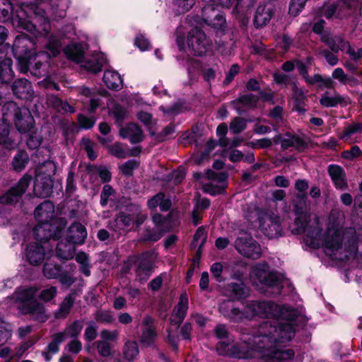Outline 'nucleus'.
<instances>
[{"label": "nucleus", "mask_w": 362, "mask_h": 362, "mask_svg": "<svg viewBox=\"0 0 362 362\" xmlns=\"http://www.w3.org/2000/svg\"><path fill=\"white\" fill-rule=\"evenodd\" d=\"M296 216L295 223L299 230L304 234V240L307 245L313 248L322 247L325 253L334 259H342L337 255L344 253L345 258L357 250V240L355 231L350 228L344 230L339 222L332 221L333 216L329 218L327 232L322 235L320 218L308 212V204L305 199L302 198L294 206Z\"/></svg>", "instance_id": "f257e3e1"}, {"label": "nucleus", "mask_w": 362, "mask_h": 362, "mask_svg": "<svg viewBox=\"0 0 362 362\" xmlns=\"http://www.w3.org/2000/svg\"><path fill=\"white\" fill-rule=\"evenodd\" d=\"M11 23L18 31H26L34 37L45 36L50 26L45 11L34 3H23L11 18Z\"/></svg>", "instance_id": "f03ea898"}, {"label": "nucleus", "mask_w": 362, "mask_h": 362, "mask_svg": "<svg viewBox=\"0 0 362 362\" xmlns=\"http://www.w3.org/2000/svg\"><path fill=\"white\" fill-rule=\"evenodd\" d=\"M54 206L51 202H45L36 208L35 217L38 224L35 227L33 234L37 239L60 238L66 223L63 218L54 219Z\"/></svg>", "instance_id": "7ed1b4c3"}, {"label": "nucleus", "mask_w": 362, "mask_h": 362, "mask_svg": "<svg viewBox=\"0 0 362 362\" xmlns=\"http://www.w3.org/2000/svg\"><path fill=\"white\" fill-rule=\"evenodd\" d=\"M37 290L35 287L20 288L6 300L9 307H16L23 314H30L34 319L44 322L47 316L42 304L36 301Z\"/></svg>", "instance_id": "20e7f679"}, {"label": "nucleus", "mask_w": 362, "mask_h": 362, "mask_svg": "<svg viewBox=\"0 0 362 362\" xmlns=\"http://www.w3.org/2000/svg\"><path fill=\"white\" fill-rule=\"evenodd\" d=\"M34 240L29 243L25 250L26 260L32 265H40L42 262L49 259L52 254V247L49 243L50 238H37L33 234Z\"/></svg>", "instance_id": "39448f33"}, {"label": "nucleus", "mask_w": 362, "mask_h": 362, "mask_svg": "<svg viewBox=\"0 0 362 362\" xmlns=\"http://www.w3.org/2000/svg\"><path fill=\"white\" fill-rule=\"evenodd\" d=\"M257 216L259 226L262 233L269 238H275L281 235V225L279 216L270 211L255 209L248 218L252 219Z\"/></svg>", "instance_id": "423d86ee"}, {"label": "nucleus", "mask_w": 362, "mask_h": 362, "mask_svg": "<svg viewBox=\"0 0 362 362\" xmlns=\"http://www.w3.org/2000/svg\"><path fill=\"white\" fill-rule=\"evenodd\" d=\"M250 279L253 284L264 291L267 288H276L279 290L280 277L270 271L266 263L257 264L252 267Z\"/></svg>", "instance_id": "0eeeda50"}, {"label": "nucleus", "mask_w": 362, "mask_h": 362, "mask_svg": "<svg viewBox=\"0 0 362 362\" xmlns=\"http://www.w3.org/2000/svg\"><path fill=\"white\" fill-rule=\"evenodd\" d=\"M35 45L33 40L23 34L17 36L14 40L13 52L23 70L27 69L31 59L36 55L33 52Z\"/></svg>", "instance_id": "6e6552de"}, {"label": "nucleus", "mask_w": 362, "mask_h": 362, "mask_svg": "<svg viewBox=\"0 0 362 362\" xmlns=\"http://www.w3.org/2000/svg\"><path fill=\"white\" fill-rule=\"evenodd\" d=\"M66 56L71 60L81 63L82 66L88 71L97 73L102 70L103 62L98 59L83 61L84 45L82 43L71 44L64 49Z\"/></svg>", "instance_id": "1a4fd4ad"}, {"label": "nucleus", "mask_w": 362, "mask_h": 362, "mask_svg": "<svg viewBox=\"0 0 362 362\" xmlns=\"http://www.w3.org/2000/svg\"><path fill=\"white\" fill-rule=\"evenodd\" d=\"M187 43L189 51L198 56L206 54L210 47L206 35L198 28H194L189 32Z\"/></svg>", "instance_id": "9d476101"}, {"label": "nucleus", "mask_w": 362, "mask_h": 362, "mask_svg": "<svg viewBox=\"0 0 362 362\" xmlns=\"http://www.w3.org/2000/svg\"><path fill=\"white\" fill-rule=\"evenodd\" d=\"M235 247L240 255L246 257L258 259L262 255L260 245L247 234H242L238 237Z\"/></svg>", "instance_id": "9b49d317"}, {"label": "nucleus", "mask_w": 362, "mask_h": 362, "mask_svg": "<svg viewBox=\"0 0 362 362\" xmlns=\"http://www.w3.org/2000/svg\"><path fill=\"white\" fill-rule=\"evenodd\" d=\"M29 183V177H22L15 187H12L7 193L0 198V214L1 213V206L3 204H11L19 200L21 195L28 187Z\"/></svg>", "instance_id": "f8f14e48"}, {"label": "nucleus", "mask_w": 362, "mask_h": 362, "mask_svg": "<svg viewBox=\"0 0 362 362\" xmlns=\"http://www.w3.org/2000/svg\"><path fill=\"white\" fill-rule=\"evenodd\" d=\"M209 178L211 179L213 182H216L217 184L211 183L203 186L204 192L209 193L211 195H216L222 193L226 188V175L225 173H214L209 170L207 173Z\"/></svg>", "instance_id": "ddd939ff"}, {"label": "nucleus", "mask_w": 362, "mask_h": 362, "mask_svg": "<svg viewBox=\"0 0 362 362\" xmlns=\"http://www.w3.org/2000/svg\"><path fill=\"white\" fill-rule=\"evenodd\" d=\"M321 105L325 107H332L338 105L345 106L350 103V100L347 97H344L337 92L324 93L320 100Z\"/></svg>", "instance_id": "4468645a"}, {"label": "nucleus", "mask_w": 362, "mask_h": 362, "mask_svg": "<svg viewBox=\"0 0 362 362\" xmlns=\"http://www.w3.org/2000/svg\"><path fill=\"white\" fill-rule=\"evenodd\" d=\"M141 343L146 346H151L156 337V333L153 326V319L151 317H144L141 323Z\"/></svg>", "instance_id": "2eb2a0df"}, {"label": "nucleus", "mask_w": 362, "mask_h": 362, "mask_svg": "<svg viewBox=\"0 0 362 362\" xmlns=\"http://www.w3.org/2000/svg\"><path fill=\"white\" fill-rule=\"evenodd\" d=\"M188 309V296L186 293L180 295L177 305L173 310L170 317V322L174 324L176 328L183 321Z\"/></svg>", "instance_id": "dca6fc26"}, {"label": "nucleus", "mask_w": 362, "mask_h": 362, "mask_svg": "<svg viewBox=\"0 0 362 362\" xmlns=\"http://www.w3.org/2000/svg\"><path fill=\"white\" fill-rule=\"evenodd\" d=\"M328 173L337 189L345 190L348 188L346 174L341 167L337 165H331L328 168Z\"/></svg>", "instance_id": "f3484780"}, {"label": "nucleus", "mask_w": 362, "mask_h": 362, "mask_svg": "<svg viewBox=\"0 0 362 362\" xmlns=\"http://www.w3.org/2000/svg\"><path fill=\"white\" fill-rule=\"evenodd\" d=\"M328 45L334 52H337L339 49L342 50L347 49L348 54L354 60L362 59V48L356 51L354 49L351 47L347 42L340 37H336L335 39L332 40V41H329Z\"/></svg>", "instance_id": "a211bd4d"}, {"label": "nucleus", "mask_w": 362, "mask_h": 362, "mask_svg": "<svg viewBox=\"0 0 362 362\" xmlns=\"http://www.w3.org/2000/svg\"><path fill=\"white\" fill-rule=\"evenodd\" d=\"M68 233L66 239L74 245L83 244L87 236L86 228L79 223H73L69 228Z\"/></svg>", "instance_id": "6ab92c4d"}, {"label": "nucleus", "mask_w": 362, "mask_h": 362, "mask_svg": "<svg viewBox=\"0 0 362 362\" xmlns=\"http://www.w3.org/2000/svg\"><path fill=\"white\" fill-rule=\"evenodd\" d=\"M98 93L100 95H106V90H98L95 88L90 89L86 86H81L78 88V94L86 98H90V112H94L100 105V101L98 98H95V94Z\"/></svg>", "instance_id": "aec40b11"}, {"label": "nucleus", "mask_w": 362, "mask_h": 362, "mask_svg": "<svg viewBox=\"0 0 362 362\" xmlns=\"http://www.w3.org/2000/svg\"><path fill=\"white\" fill-rule=\"evenodd\" d=\"M119 134L122 138L129 139L132 143H139L143 139L142 131L136 124H129L122 127Z\"/></svg>", "instance_id": "412c9836"}, {"label": "nucleus", "mask_w": 362, "mask_h": 362, "mask_svg": "<svg viewBox=\"0 0 362 362\" xmlns=\"http://www.w3.org/2000/svg\"><path fill=\"white\" fill-rule=\"evenodd\" d=\"M156 255L154 252H148L142 254L138 259L139 269L138 274L140 276L142 273L148 276L152 269V264Z\"/></svg>", "instance_id": "4be33fe9"}, {"label": "nucleus", "mask_w": 362, "mask_h": 362, "mask_svg": "<svg viewBox=\"0 0 362 362\" xmlns=\"http://www.w3.org/2000/svg\"><path fill=\"white\" fill-rule=\"evenodd\" d=\"M42 180L41 176H37L34 185V192L38 197H47L52 192V180L50 177H45L43 182Z\"/></svg>", "instance_id": "5701e85b"}, {"label": "nucleus", "mask_w": 362, "mask_h": 362, "mask_svg": "<svg viewBox=\"0 0 362 362\" xmlns=\"http://www.w3.org/2000/svg\"><path fill=\"white\" fill-rule=\"evenodd\" d=\"M226 295L234 300H240L249 295V289L242 283H231L228 285Z\"/></svg>", "instance_id": "b1692460"}, {"label": "nucleus", "mask_w": 362, "mask_h": 362, "mask_svg": "<svg viewBox=\"0 0 362 362\" xmlns=\"http://www.w3.org/2000/svg\"><path fill=\"white\" fill-rule=\"evenodd\" d=\"M75 252V245L69 240H62L57 245L56 253L58 257L64 259L73 258Z\"/></svg>", "instance_id": "393cba45"}, {"label": "nucleus", "mask_w": 362, "mask_h": 362, "mask_svg": "<svg viewBox=\"0 0 362 362\" xmlns=\"http://www.w3.org/2000/svg\"><path fill=\"white\" fill-rule=\"evenodd\" d=\"M272 16L271 7L266 6H259L257 8L255 16L254 23L255 26L262 27L265 25Z\"/></svg>", "instance_id": "a878e982"}, {"label": "nucleus", "mask_w": 362, "mask_h": 362, "mask_svg": "<svg viewBox=\"0 0 362 362\" xmlns=\"http://www.w3.org/2000/svg\"><path fill=\"white\" fill-rule=\"evenodd\" d=\"M103 81L110 89L119 90L122 87L121 76L115 71H105L103 76Z\"/></svg>", "instance_id": "bb28decb"}, {"label": "nucleus", "mask_w": 362, "mask_h": 362, "mask_svg": "<svg viewBox=\"0 0 362 362\" xmlns=\"http://www.w3.org/2000/svg\"><path fill=\"white\" fill-rule=\"evenodd\" d=\"M170 205V201L168 199H165L163 193H158L148 202V206L150 209H155L159 206L161 211H168Z\"/></svg>", "instance_id": "cd10ccee"}, {"label": "nucleus", "mask_w": 362, "mask_h": 362, "mask_svg": "<svg viewBox=\"0 0 362 362\" xmlns=\"http://www.w3.org/2000/svg\"><path fill=\"white\" fill-rule=\"evenodd\" d=\"M133 221V217H130L124 214H120L116 217L113 223L114 226H111V227L115 230H123L131 226Z\"/></svg>", "instance_id": "c85d7f7f"}, {"label": "nucleus", "mask_w": 362, "mask_h": 362, "mask_svg": "<svg viewBox=\"0 0 362 362\" xmlns=\"http://www.w3.org/2000/svg\"><path fill=\"white\" fill-rule=\"evenodd\" d=\"M123 354L127 360H134L139 354L137 343L134 341H127L123 348Z\"/></svg>", "instance_id": "c756f323"}, {"label": "nucleus", "mask_w": 362, "mask_h": 362, "mask_svg": "<svg viewBox=\"0 0 362 362\" xmlns=\"http://www.w3.org/2000/svg\"><path fill=\"white\" fill-rule=\"evenodd\" d=\"M74 303V298L71 295L65 298L62 303L59 310L55 312L54 315L57 318H64L69 313Z\"/></svg>", "instance_id": "7c9ffc66"}, {"label": "nucleus", "mask_w": 362, "mask_h": 362, "mask_svg": "<svg viewBox=\"0 0 362 362\" xmlns=\"http://www.w3.org/2000/svg\"><path fill=\"white\" fill-rule=\"evenodd\" d=\"M61 268L51 261L45 262L43 274L47 279H55L59 276Z\"/></svg>", "instance_id": "2f4dec72"}, {"label": "nucleus", "mask_w": 362, "mask_h": 362, "mask_svg": "<svg viewBox=\"0 0 362 362\" xmlns=\"http://www.w3.org/2000/svg\"><path fill=\"white\" fill-rule=\"evenodd\" d=\"M195 4V0H174L173 10L178 14L190 10Z\"/></svg>", "instance_id": "473e14b6"}, {"label": "nucleus", "mask_w": 362, "mask_h": 362, "mask_svg": "<svg viewBox=\"0 0 362 362\" xmlns=\"http://www.w3.org/2000/svg\"><path fill=\"white\" fill-rule=\"evenodd\" d=\"M61 46L62 45L57 37L53 35L49 36L46 45V48L49 52L47 57L57 56L59 53Z\"/></svg>", "instance_id": "72a5a7b5"}, {"label": "nucleus", "mask_w": 362, "mask_h": 362, "mask_svg": "<svg viewBox=\"0 0 362 362\" xmlns=\"http://www.w3.org/2000/svg\"><path fill=\"white\" fill-rule=\"evenodd\" d=\"M12 336L11 326L0 319V346L7 342Z\"/></svg>", "instance_id": "f704fd0d"}, {"label": "nucleus", "mask_w": 362, "mask_h": 362, "mask_svg": "<svg viewBox=\"0 0 362 362\" xmlns=\"http://www.w3.org/2000/svg\"><path fill=\"white\" fill-rule=\"evenodd\" d=\"M83 329V323L80 321L74 322L72 325L69 326L64 332H61L64 334V340L67 338H75L81 332Z\"/></svg>", "instance_id": "c9c22d12"}, {"label": "nucleus", "mask_w": 362, "mask_h": 362, "mask_svg": "<svg viewBox=\"0 0 362 362\" xmlns=\"http://www.w3.org/2000/svg\"><path fill=\"white\" fill-rule=\"evenodd\" d=\"M49 102L53 105V106L57 110V111L65 112H74V108L70 105L67 102L62 101V100L56 98L52 97L49 99Z\"/></svg>", "instance_id": "e433bc0d"}, {"label": "nucleus", "mask_w": 362, "mask_h": 362, "mask_svg": "<svg viewBox=\"0 0 362 362\" xmlns=\"http://www.w3.org/2000/svg\"><path fill=\"white\" fill-rule=\"evenodd\" d=\"M109 152L119 158H124L128 156H133V153H129L128 151L126 150L121 144L115 143L108 146Z\"/></svg>", "instance_id": "4c0bfd02"}, {"label": "nucleus", "mask_w": 362, "mask_h": 362, "mask_svg": "<svg viewBox=\"0 0 362 362\" xmlns=\"http://www.w3.org/2000/svg\"><path fill=\"white\" fill-rule=\"evenodd\" d=\"M281 144L284 148L295 146L300 149L304 146L303 141L300 138L294 136H289L288 138L282 139Z\"/></svg>", "instance_id": "58836bf2"}, {"label": "nucleus", "mask_w": 362, "mask_h": 362, "mask_svg": "<svg viewBox=\"0 0 362 362\" xmlns=\"http://www.w3.org/2000/svg\"><path fill=\"white\" fill-rule=\"evenodd\" d=\"M206 240V233L204 228H199L196 233L194 234L193 239V245L194 247H197L198 250L197 252H200L202 247L204 245Z\"/></svg>", "instance_id": "ea45409f"}, {"label": "nucleus", "mask_w": 362, "mask_h": 362, "mask_svg": "<svg viewBox=\"0 0 362 362\" xmlns=\"http://www.w3.org/2000/svg\"><path fill=\"white\" fill-rule=\"evenodd\" d=\"M28 162V155L24 151H20L14 157L13 161V165L16 170H21L26 165Z\"/></svg>", "instance_id": "a19ab883"}, {"label": "nucleus", "mask_w": 362, "mask_h": 362, "mask_svg": "<svg viewBox=\"0 0 362 362\" xmlns=\"http://www.w3.org/2000/svg\"><path fill=\"white\" fill-rule=\"evenodd\" d=\"M57 294V288L55 286H49L43 288L40 291L38 297L41 300L48 302L54 298Z\"/></svg>", "instance_id": "79ce46f5"}, {"label": "nucleus", "mask_w": 362, "mask_h": 362, "mask_svg": "<svg viewBox=\"0 0 362 362\" xmlns=\"http://www.w3.org/2000/svg\"><path fill=\"white\" fill-rule=\"evenodd\" d=\"M227 132L228 127L225 123H222L218 125L216 129L217 136L219 137L218 144L225 148H226L229 144L228 139L226 138Z\"/></svg>", "instance_id": "37998d69"}, {"label": "nucleus", "mask_w": 362, "mask_h": 362, "mask_svg": "<svg viewBox=\"0 0 362 362\" xmlns=\"http://www.w3.org/2000/svg\"><path fill=\"white\" fill-rule=\"evenodd\" d=\"M64 340V334L62 333L57 334L52 342L47 346L48 351L50 354H54L59 350V344Z\"/></svg>", "instance_id": "c03bdc74"}, {"label": "nucleus", "mask_w": 362, "mask_h": 362, "mask_svg": "<svg viewBox=\"0 0 362 362\" xmlns=\"http://www.w3.org/2000/svg\"><path fill=\"white\" fill-rule=\"evenodd\" d=\"M246 123L245 119L236 117L231 121L230 129L234 134L239 133L246 128Z\"/></svg>", "instance_id": "a18cd8bd"}, {"label": "nucleus", "mask_w": 362, "mask_h": 362, "mask_svg": "<svg viewBox=\"0 0 362 362\" xmlns=\"http://www.w3.org/2000/svg\"><path fill=\"white\" fill-rule=\"evenodd\" d=\"M308 0H291L289 6V13L292 16H297L304 8Z\"/></svg>", "instance_id": "49530a36"}, {"label": "nucleus", "mask_w": 362, "mask_h": 362, "mask_svg": "<svg viewBox=\"0 0 362 362\" xmlns=\"http://www.w3.org/2000/svg\"><path fill=\"white\" fill-rule=\"evenodd\" d=\"M136 160H129L119 166L121 172L125 175H131L134 169L138 167Z\"/></svg>", "instance_id": "de8ad7c7"}, {"label": "nucleus", "mask_w": 362, "mask_h": 362, "mask_svg": "<svg viewBox=\"0 0 362 362\" xmlns=\"http://www.w3.org/2000/svg\"><path fill=\"white\" fill-rule=\"evenodd\" d=\"M305 81L309 84H314L315 83H321L323 86L326 87H331L332 85V81L329 78H322V77L316 74L313 77L308 76L305 79Z\"/></svg>", "instance_id": "09e8293b"}, {"label": "nucleus", "mask_w": 362, "mask_h": 362, "mask_svg": "<svg viewBox=\"0 0 362 362\" xmlns=\"http://www.w3.org/2000/svg\"><path fill=\"white\" fill-rule=\"evenodd\" d=\"M98 327L94 322H90L88 325L84 333L86 340L91 341L97 337Z\"/></svg>", "instance_id": "8fccbe9b"}, {"label": "nucleus", "mask_w": 362, "mask_h": 362, "mask_svg": "<svg viewBox=\"0 0 362 362\" xmlns=\"http://www.w3.org/2000/svg\"><path fill=\"white\" fill-rule=\"evenodd\" d=\"M95 320L102 323H111L114 318L110 312L107 310L98 311L95 315Z\"/></svg>", "instance_id": "3c124183"}, {"label": "nucleus", "mask_w": 362, "mask_h": 362, "mask_svg": "<svg viewBox=\"0 0 362 362\" xmlns=\"http://www.w3.org/2000/svg\"><path fill=\"white\" fill-rule=\"evenodd\" d=\"M362 129V124L358 123L352 124L349 126H348L345 130L344 134L341 136V139H344L346 141L348 140V139L356 132L360 131Z\"/></svg>", "instance_id": "603ef678"}, {"label": "nucleus", "mask_w": 362, "mask_h": 362, "mask_svg": "<svg viewBox=\"0 0 362 362\" xmlns=\"http://www.w3.org/2000/svg\"><path fill=\"white\" fill-rule=\"evenodd\" d=\"M12 10V6L9 0H0V19L8 16Z\"/></svg>", "instance_id": "864d4df0"}, {"label": "nucleus", "mask_w": 362, "mask_h": 362, "mask_svg": "<svg viewBox=\"0 0 362 362\" xmlns=\"http://www.w3.org/2000/svg\"><path fill=\"white\" fill-rule=\"evenodd\" d=\"M97 349L102 356H108L111 354L110 345L105 341H97Z\"/></svg>", "instance_id": "5fc2aeb1"}, {"label": "nucleus", "mask_w": 362, "mask_h": 362, "mask_svg": "<svg viewBox=\"0 0 362 362\" xmlns=\"http://www.w3.org/2000/svg\"><path fill=\"white\" fill-rule=\"evenodd\" d=\"M114 190L112 187L109 185H105L103 187V191L100 195V204L103 206L107 204L109 197L113 194Z\"/></svg>", "instance_id": "6e6d98bb"}, {"label": "nucleus", "mask_w": 362, "mask_h": 362, "mask_svg": "<svg viewBox=\"0 0 362 362\" xmlns=\"http://www.w3.org/2000/svg\"><path fill=\"white\" fill-rule=\"evenodd\" d=\"M135 45L139 48L141 51L148 49L150 43L148 39H146L143 35H138L134 41Z\"/></svg>", "instance_id": "4d7b16f0"}, {"label": "nucleus", "mask_w": 362, "mask_h": 362, "mask_svg": "<svg viewBox=\"0 0 362 362\" xmlns=\"http://www.w3.org/2000/svg\"><path fill=\"white\" fill-rule=\"evenodd\" d=\"M101 338L103 341H116L118 339V332L116 330L109 331L107 329H103L100 332Z\"/></svg>", "instance_id": "13d9d810"}, {"label": "nucleus", "mask_w": 362, "mask_h": 362, "mask_svg": "<svg viewBox=\"0 0 362 362\" xmlns=\"http://www.w3.org/2000/svg\"><path fill=\"white\" fill-rule=\"evenodd\" d=\"M240 101L247 107H253L256 106L257 98L254 95L249 94L242 96Z\"/></svg>", "instance_id": "bf43d9fd"}, {"label": "nucleus", "mask_w": 362, "mask_h": 362, "mask_svg": "<svg viewBox=\"0 0 362 362\" xmlns=\"http://www.w3.org/2000/svg\"><path fill=\"white\" fill-rule=\"evenodd\" d=\"M216 144L214 141H209L207 144V150L206 153H203L201 156V157L194 156V160L196 163L199 164L201 163L204 159H206L209 154V153L214 149L215 147Z\"/></svg>", "instance_id": "052dcab7"}, {"label": "nucleus", "mask_w": 362, "mask_h": 362, "mask_svg": "<svg viewBox=\"0 0 362 362\" xmlns=\"http://www.w3.org/2000/svg\"><path fill=\"white\" fill-rule=\"evenodd\" d=\"M78 123L80 127L83 129H90L93 127L95 120L91 117H87L83 115L78 116Z\"/></svg>", "instance_id": "680f3d73"}, {"label": "nucleus", "mask_w": 362, "mask_h": 362, "mask_svg": "<svg viewBox=\"0 0 362 362\" xmlns=\"http://www.w3.org/2000/svg\"><path fill=\"white\" fill-rule=\"evenodd\" d=\"M223 272V266L219 262H216L213 264L211 267V272L213 276L217 281H221V273Z\"/></svg>", "instance_id": "e2e57ef3"}, {"label": "nucleus", "mask_w": 362, "mask_h": 362, "mask_svg": "<svg viewBox=\"0 0 362 362\" xmlns=\"http://www.w3.org/2000/svg\"><path fill=\"white\" fill-rule=\"evenodd\" d=\"M66 349L69 352L76 354L81 350L82 344L78 340L74 339L67 344Z\"/></svg>", "instance_id": "0e129e2a"}, {"label": "nucleus", "mask_w": 362, "mask_h": 362, "mask_svg": "<svg viewBox=\"0 0 362 362\" xmlns=\"http://www.w3.org/2000/svg\"><path fill=\"white\" fill-rule=\"evenodd\" d=\"M332 77L334 78L338 79L343 83H346L349 81L347 76L344 74L343 69L341 68H337L334 70L332 73Z\"/></svg>", "instance_id": "69168bd1"}, {"label": "nucleus", "mask_w": 362, "mask_h": 362, "mask_svg": "<svg viewBox=\"0 0 362 362\" xmlns=\"http://www.w3.org/2000/svg\"><path fill=\"white\" fill-rule=\"evenodd\" d=\"M361 150L358 146H354L350 151H346L344 153V158L352 160L353 158L358 157L361 155Z\"/></svg>", "instance_id": "338daca9"}, {"label": "nucleus", "mask_w": 362, "mask_h": 362, "mask_svg": "<svg viewBox=\"0 0 362 362\" xmlns=\"http://www.w3.org/2000/svg\"><path fill=\"white\" fill-rule=\"evenodd\" d=\"M113 114L117 120H122L127 115V112L125 109L120 106H116L113 110Z\"/></svg>", "instance_id": "774afa93"}]
</instances>
